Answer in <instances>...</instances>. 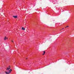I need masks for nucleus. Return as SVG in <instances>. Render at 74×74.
Listing matches in <instances>:
<instances>
[{
	"label": "nucleus",
	"mask_w": 74,
	"mask_h": 74,
	"mask_svg": "<svg viewBox=\"0 0 74 74\" xmlns=\"http://www.w3.org/2000/svg\"><path fill=\"white\" fill-rule=\"evenodd\" d=\"M6 40V37L5 36L4 38V40Z\"/></svg>",
	"instance_id": "423d86ee"
},
{
	"label": "nucleus",
	"mask_w": 74,
	"mask_h": 74,
	"mask_svg": "<svg viewBox=\"0 0 74 74\" xmlns=\"http://www.w3.org/2000/svg\"><path fill=\"white\" fill-rule=\"evenodd\" d=\"M10 68L8 67L6 69V70H7V71H8V70H10Z\"/></svg>",
	"instance_id": "7ed1b4c3"
},
{
	"label": "nucleus",
	"mask_w": 74,
	"mask_h": 74,
	"mask_svg": "<svg viewBox=\"0 0 74 74\" xmlns=\"http://www.w3.org/2000/svg\"><path fill=\"white\" fill-rule=\"evenodd\" d=\"M9 68H10V69H11V67L10 66H9Z\"/></svg>",
	"instance_id": "9d476101"
},
{
	"label": "nucleus",
	"mask_w": 74,
	"mask_h": 74,
	"mask_svg": "<svg viewBox=\"0 0 74 74\" xmlns=\"http://www.w3.org/2000/svg\"><path fill=\"white\" fill-rule=\"evenodd\" d=\"M43 53H44L42 54L43 55H45V51H43Z\"/></svg>",
	"instance_id": "39448f33"
},
{
	"label": "nucleus",
	"mask_w": 74,
	"mask_h": 74,
	"mask_svg": "<svg viewBox=\"0 0 74 74\" xmlns=\"http://www.w3.org/2000/svg\"><path fill=\"white\" fill-rule=\"evenodd\" d=\"M69 27V26H68L67 27H66V28H67V27Z\"/></svg>",
	"instance_id": "0eeeda50"
},
{
	"label": "nucleus",
	"mask_w": 74,
	"mask_h": 74,
	"mask_svg": "<svg viewBox=\"0 0 74 74\" xmlns=\"http://www.w3.org/2000/svg\"><path fill=\"white\" fill-rule=\"evenodd\" d=\"M62 30H63V29H64V28H62Z\"/></svg>",
	"instance_id": "f8f14e48"
},
{
	"label": "nucleus",
	"mask_w": 74,
	"mask_h": 74,
	"mask_svg": "<svg viewBox=\"0 0 74 74\" xmlns=\"http://www.w3.org/2000/svg\"><path fill=\"white\" fill-rule=\"evenodd\" d=\"M6 38V40H8V38Z\"/></svg>",
	"instance_id": "1a4fd4ad"
},
{
	"label": "nucleus",
	"mask_w": 74,
	"mask_h": 74,
	"mask_svg": "<svg viewBox=\"0 0 74 74\" xmlns=\"http://www.w3.org/2000/svg\"><path fill=\"white\" fill-rule=\"evenodd\" d=\"M26 59H27V58H26Z\"/></svg>",
	"instance_id": "9b49d317"
},
{
	"label": "nucleus",
	"mask_w": 74,
	"mask_h": 74,
	"mask_svg": "<svg viewBox=\"0 0 74 74\" xmlns=\"http://www.w3.org/2000/svg\"><path fill=\"white\" fill-rule=\"evenodd\" d=\"M21 29L23 30H25V28L23 27H22Z\"/></svg>",
	"instance_id": "20e7f679"
},
{
	"label": "nucleus",
	"mask_w": 74,
	"mask_h": 74,
	"mask_svg": "<svg viewBox=\"0 0 74 74\" xmlns=\"http://www.w3.org/2000/svg\"><path fill=\"white\" fill-rule=\"evenodd\" d=\"M12 71V69H10L9 70V72L5 71V73L6 74H10V73H11V71Z\"/></svg>",
	"instance_id": "f257e3e1"
},
{
	"label": "nucleus",
	"mask_w": 74,
	"mask_h": 74,
	"mask_svg": "<svg viewBox=\"0 0 74 74\" xmlns=\"http://www.w3.org/2000/svg\"><path fill=\"white\" fill-rule=\"evenodd\" d=\"M61 30H62V29H60V31H61Z\"/></svg>",
	"instance_id": "ddd939ff"
},
{
	"label": "nucleus",
	"mask_w": 74,
	"mask_h": 74,
	"mask_svg": "<svg viewBox=\"0 0 74 74\" xmlns=\"http://www.w3.org/2000/svg\"><path fill=\"white\" fill-rule=\"evenodd\" d=\"M11 41L12 42H14V41L13 40H12Z\"/></svg>",
	"instance_id": "6e6552de"
},
{
	"label": "nucleus",
	"mask_w": 74,
	"mask_h": 74,
	"mask_svg": "<svg viewBox=\"0 0 74 74\" xmlns=\"http://www.w3.org/2000/svg\"><path fill=\"white\" fill-rule=\"evenodd\" d=\"M13 18H18V16H13Z\"/></svg>",
	"instance_id": "f03ea898"
}]
</instances>
